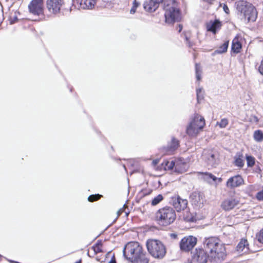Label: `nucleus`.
<instances>
[{"label":"nucleus","mask_w":263,"mask_h":263,"mask_svg":"<svg viewBox=\"0 0 263 263\" xmlns=\"http://www.w3.org/2000/svg\"><path fill=\"white\" fill-rule=\"evenodd\" d=\"M203 246L205 251L210 254L211 259L213 262H221L224 259L226 256L224 247L220 243L219 239L217 237L205 238Z\"/></svg>","instance_id":"1"},{"label":"nucleus","mask_w":263,"mask_h":263,"mask_svg":"<svg viewBox=\"0 0 263 263\" xmlns=\"http://www.w3.org/2000/svg\"><path fill=\"white\" fill-rule=\"evenodd\" d=\"M164 10L165 21L167 23H173L180 19V13L178 3L175 0H167L164 2Z\"/></svg>","instance_id":"2"},{"label":"nucleus","mask_w":263,"mask_h":263,"mask_svg":"<svg viewBox=\"0 0 263 263\" xmlns=\"http://www.w3.org/2000/svg\"><path fill=\"white\" fill-rule=\"evenodd\" d=\"M176 215L175 210L171 207H164L160 209L156 213V220L162 226H167L172 224L176 219Z\"/></svg>","instance_id":"3"},{"label":"nucleus","mask_w":263,"mask_h":263,"mask_svg":"<svg viewBox=\"0 0 263 263\" xmlns=\"http://www.w3.org/2000/svg\"><path fill=\"white\" fill-rule=\"evenodd\" d=\"M236 5L237 10L248 22L256 21L257 12L256 8L251 4L244 1H238Z\"/></svg>","instance_id":"4"},{"label":"nucleus","mask_w":263,"mask_h":263,"mask_svg":"<svg viewBox=\"0 0 263 263\" xmlns=\"http://www.w3.org/2000/svg\"><path fill=\"white\" fill-rule=\"evenodd\" d=\"M146 247L148 253L155 258L162 259L166 253L165 245L159 240L148 239Z\"/></svg>","instance_id":"5"},{"label":"nucleus","mask_w":263,"mask_h":263,"mask_svg":"<svg viewBox=\"0 0 263 263\" xmlns=\"http://www.w3.org/2000/svg\"><path fill=\"white\" fill-rule=\"evenodd\" d=\"M205 126V120L203 117L195 114L186 127V133L190 137H196Z\"/></svg>","instance_id":"6"},{"label":"nucleus","mask_w":263,"mask_h":263,"mask_svg":"<svg viewBox=\"0 0 263 263\" xmlns=\"http://www.w3.org/2000/svg\"><path fill=\"white\" fill-rule=\"evenodd\" d=\"M124 257L131 261L143 253L142 247L138 242H129L125 245L123 251Z\"/></svg>","instance_id":"7"},{"label":"nucleus","mask_w":263,"mask_h":263,"mask_svg":"<svg viewBox=\"0 0 263 263\" xmlns=\"http://www.w3.org/2000/svg\"><path fill=\"white\" fill-rule=\"evenodd\" d=\"M29 12L34 15L43 14L44 4L43 0H32L28 5Z\"/></svg>","instance_id":"8"},{"label":"nucleus","mask_w":263,"mask_h":263,"mask_svg":"<svg viewBox=\"0 0 263 263\" xmlns=\"http://www.w3.org/2000/svg\"><path fill=\"white\" fill-rule=\"evenodd\" d=\"M197 243V238L193 236L183 238L180 242V250L187 252L192 250Z\"/></svg>","instance_id":"9"},{"label":"nucleus","mask_w":263,"mask_h":263,"mask_svg":"<svg viewBox=\"0 0 263 263\" xmlns=\"http://www.w3.org/2000/svg\"><path fill=\"white\" fill-rule=\"evenodd\" d=\"M203 249H196L193 258L198 263H206L208 261L213 262L210 257V254Z\"/></svg>","instance_id":"10"},{"label":"nucleus","mask_w":263,"mask_h":263,"mask_svg":"<svg viewBox=\"0 0 263 263\" xmlns=\"http://www.w3.org/2000/svg\"><path fill=\"white\" fill-rule=\"evenodd\" d=\"M239 203V200L235 197L231 196L223 199L220 206L224 211H230L238 205Z\"/></svg>","instance_id":"11"},{"label":"nucleus","mask_w":263,"mask_h":263,"mask_svg":"<svg viewBox=\"0 0 263 263\" xmlns=\"http://www.w3.org/2000/svg\"><path fill=\"white\" fill-rule=\"evenodd\" d=\"M170 202L173 205L177 212L184 210L186 208L187 205V200L182 199L179 196H174L172 197Z\"/></svg>","instance_id":"12"},{"label":"nucleus","mask_w":263,"mask_h":263,"mask_svg":"<svg viewBox=\"0 0 263 263\" xmlns=\"http://www.w3.org/2000/svg\"><path fill=\"white\" fill-rule=\"evenodd\" d=\"M63 4V0H47V7L48 10L54 14L60 12L61 8Z\"/></svg>","instance_id":"13"},{"label":"nucleus","mask_w":263,"mask_h":263,"mask_svg":"<svg viewBox=\"0 0 263 263\" xmlns=\"http://www.w3.org/2000/svg\"><path fill=\"white\" fill-rule=\"evenodd\" d=\"M97 0H76L74 5L79 9H92L96 5Z\"/></svg>","instance_id":"14"},{"label":"nucleus","mask_w":263,"mask_h":263,"mask_svg":"<svg viewBox=\"0 0 263 263\" xmlns=\"http://www.w3.org/2000/svg\"><path fill=\"white\" fill-rule=\"evenodd\" d=\"M243 179L240 175L230 177L227 181L226 185L230 189H234L243 184Z\"/></svg>","instance_id":"15"},{"label":"nucleus","mask_w":263,"mask_h":263,"mask_svg":"<svg viewBox=\"0 0 263 263\" xmlns=\"http://www.w3.org/2000/svg\"><path fill=\"white\" fill-rule=\"evenodd\" d=\"M162 2L163 0H147L143 4L144 9L149 12H153Z\"/></svg>","instance_id":"16"},{"label":"nucleus","mask_w":263,"mask_h":263,"mask_svg":"<svg viewBox=\"0 0 263 263\" xmlns=\"http://www.w3.org/2000/svg\"><path fill=\"white\" fill-rule=\"evenodd\" d=\"M198 174L202 175V179L209 184H212L215 182L216 184L222 181L221 178H217L214 176L212 174L208 172H199Z\"/></svg>","instance_id":"17"},{"label":"nucleus","mask_w":263,"mask_h":263,"mask_svg":"<svg viewBox=\"0 0 263 263\" xmlns=\"http://www.w3.org/2000/svg\"><path fill=\"white\" fill-rule=\"evenodd\" d=\"M190 199L193 204L200 206L203 204V194L198 192H194L190 195Z\"/></svg>","instance_id":"18"},{"label":"nucleus","mask_w":263,"mask_h":263,"mask_svg":"<svg viewBox=\"0 0 263 263\" xmlns=\"http://www.w3.org/2000/svg\"><path fill=\"white\" fill-rule=\"evenodd\" d=\"M188 164L184 160L178 159L176 160L175 171L178 173L182 174L185 172L188 168Z\"/></svg>","instance_id":"19"},{"label":"nucleus","mask_w":263,"mask_h":263,"mask_svg":"<svg viewBox=\"0 0 263 263\" xmlns=\"http://www.w3.org/2000/svg\"><path fill=\"white\" fill-rule=\"evenodd\" d=\"M179 145V141L175 138H172V141L168 144L167 147L164 148L166 154L170 155L177 149Z\"/></svg>","instance_id":"20"},{"label":"nucleus","mask_w":263,"mask_h":263,"mask_svg":"<svg viewBox=\"0 0 263 263\" xmlns=\"http://www.w3.org/2000/svg\"><path fill=\"white\" fill-rule=\"evenodd\" d=\"M249 250V243L245 239H242L236 247V251L239 254L246 253Z\"/></svg>","instance_id":"21"},{"label":"nucleus","mask_w":263,"mask_h":263,"mask_svg":"<svg viewBox=\"0 0 263 263\" xmlns=\"http://www.w3.org/2000/svg\"><path fill=\"white\" fill-rule=\"evenodd\" d=\"M221 24L220 21L215 20L214 22H210L206 25L207 30L215 34L217 30L221 27Z\"/></svg>","instance_id":"22"},{"label":"nucleus","mask_w":263,"mask_h":263,"mask_svg":"<svg viewBox=\"0 0 263 263\" xmlns=\"http://www.w3.org/2000/svg\"><path fill=\"white\" fill-rule=\"evenodd\" d=\"M242 46L241 43L239 41V39L237 37H235L232 41V50L236 53L240 52Z\"/></svg>","instance_id":"23"},{"label":"nucleus","mask_w":263,"mask_h":263,"mask_svg":"<svg viewBox=\"0 0 263 263\" xmlns=\"http://www.w3.org/2000/svg\"><path fill=\"white\" fill-rule=\"evenodd\" d=\"M203 157L209 165H213L215 164V155L212 153L209 152L208 154L204 153V154L203 155Z\"/></svg>","instance_id":"24"},{"label":"nucleus","mask_w":263,"mask_h":263,"mask_svg":"<svg viewBox=\"0 0 263 263\" xmlns=\"http://www.w3.org/2000/svg\"><path fill=\"white\" fill-rule=\"evenodd\" d=\"M130 261L133 263H148V259L146 257L145 254L143 253L137 257L133 259V260H132Z\"/></svg>","instance_id":"25"},{"label":"nucleus","mask_w":263,"mask_h":263,"mask_svg":"<svg viewBox=\"0 0 263 263\" xmlns=\"http://www.w3.org/2000/svg\"><path fill=\"white\" fill-rule=\"evenodd\" d=\"M229 46V41H226L220 46L217 50H216L213 54H221L227 52Z\"/></svg>","instance_id":"26"},{"label":"nucleus","mask_w":263,"mask_h":263,"mask_svg":"<svg viewBox=\"0 0 263 263\" xmlns=\"http://www.w3.org/2000/svg\"><path fill=\"white\" fill-rule=\"evenodd\" d=\"M254 140L257 142H261L263 140V133L260 130H255L253 134Z\"/></svg>","instance_id":"27"},{"label":"nucleus","mask_w":263,"mask_h":263,"mask_svg":"<svg viewBox=\"0 0 263 263\" xmlns=\"http://www.w3.org/2000/svg\"><path fill=\"white\" fill-rule=\"evenodd\" d=\"M164 168L165 170H172L173 168H175L176 160L175 161H166L164 162Z\"/></svg>","instance_id":"28"},{"label":"nucleus","mask_w":263,"mask_h":263,"mask_svg":"<svg viewBox=\"0 0 263 263\" xmlns=\"http://www.w3.org/2000/svg\"><path fill=\"white\" fill-rule=\"evenodd\" d=\"M102 247H99V246H93L91 247V249L93 250V253L92 254V255H90V254H89V251L88 252V255L90 257H92L94 256V255H96L97 254L99 253H100V252H102L103 251H102Z\"/></svg>","instance_id":"29"},{"label":"nucleus","mask_w":263,"mask_h":263,"mask_svg":"<svg viewBox=\"0 0 263 263\" xmlns=\"http://www.w3.org/2000/svg\"><path fill=\"white\" fill-rule=\"evenodd\" d=\"M163 199V197L161 194H159L154 198L152 201V205H156Z\"/></svg>","instance_id":"30"},{"label":"nucleus","mask_w":263,"mask_h":263,"mask_svg":"<svg viewBox=\"0 0 263 263\" xmlns=\"http://www.w3.org/2000/svg\"><path fill=\"white\" fill-rule=\"evenodd\" d=\"M203 92L201 88H198L196 89L197 100L198 103H200V100L203 99Z\"/></svg>","instance_id":"31"},{"label":"nucleus","mask_w":263,"mask_h":263,"mask_svg":"<svg viewBox=\"0 0 263 263\" xmlns=\"http://www.w3.org/2000/svg\"><path fill=\"white\" fill-rule=\"evenodd\" d=\"M195 71L196 79L198 81H200L201 80V75L202 71L200 66L198 64H195Z\"/></svg>","instance_id":"32"},{"label":"nucleus","mask_w":263,"mask_h":263,"mask_svg":"<svg viewBox=\"0 0 263 263\" xmlns=\"http://www.w3.org/2000/svg\"><path fill=\"white\" fill-rule=\"evenodd\" d=\"M247 165L248 167H252L255 164V158L251 156L246 157Z\"/></svg>","instance_id":"33"},{"label":"nucleus","mask_w":263,"mask_h":263,"mask_svg":"<svg viewBox=\"0 0 263 263\" xmlns=\"http://www.w3.org/2000/svg\"><path fill=\"white\" fill-rule=\"evenodd\" d=\"M229 122L227 119H222L219 122H217V124L219 125L220 128H225L228 124Z\"/></svg>","instance_id":"34"},{"label":"nucleus","mask_w":263,"mask_h":263,"mask_svg":"<svg viewBox=\"0 0 263 263\" xmlns=\"http://www.w3.org/2000/svg\"><path fill=\"white\" fill-rule=\"evenodd\" d=\"M101 196L99 194L91 195L88 197V200L90 202H93L98 200Z\"/></svg>","instance_id":"35"},{"label":"nucleus","mask_w":263,"mask_h":263,"mask_svg":"<svg viewBox=\"0 0 263 263\" xmlns=\"http://www.w3.org/2000/svg\"><path fill=\"white\" fill-rule=\"evenodd\" d=\"M235 165L239 167H242L244 165L243 161L240 157H238L235 159Z\"/></svg>","instance_id":"36"},{"label":"nucleus","mask_w":263,"mask_h":263,"mask_svg":"<svg viewBox=\"0 0 263 263\" xmlns=\"http://www.w3.org/2000/svg\"><path fill=\"white\" fill-rule=\"evenodd\" d=\"M139 3H138L136 1V0H134L132 8H131V9L130 10V13L131 14H134L136 12V10L137 8L139 6Z\"/></svg>","instance_id":"37"},{"label":"nucleus","mask_w":263,"mask_h":263,"mask_svg":"<svg viewBox=\"0 0 263 263\" xmlns=\"http://www.w3.org/2000/svg\"><path fill=\"white\" fill-rule=\"evenodd\" d=\"M257 238L259 242L263 243V229L257 235Z\"/></svg>","instance_id":"38"},{"label":"nucleus","mask_w":263,"mask_h":263,"mask_svg":"<svg viewBox=\"0 0 263 263\" xmlns=\"http://www.w3.org/2000/svg\"><path fill=\"white\" fill-rule=\"evenodd\" d=\"M256 198L259 200L263 201V190L257 193Z\"/></svg>","instance_id":"39"},{"label":"nucleus","mask_w":263,"mask_h":263,"mask_svg":"<svg viewBox=\"0 0 263 263\" xmlns=\"http://www.w3.org/2000/svg\"><path fill=\"white\" fill-rule=\"evenodd\" d=\"M183 218L186 221H194V217L192 215H190L189 214L186 216H183Z\"/></svg>","instance_id":"40"},{"label":"nucleus","mask_w":263,"mask_h":263,"mask_svg":"<svg viewBox=\"0 0 263 263\" xmlns=\"http://www.w3.org/2000/svg\"><path fill=\"white\" fill-rule=\"evenodd\" d=\"M258 71L263 76V59L261 60L260 64L259 66Z\"/></svg>","instance_id":"41"},{"label":"nucleus","mask_w":263,"mask_h":263,"mask_svg":"<svg viewBox=\"0 0 263 263\" xmlns=\"http://www.w3.org/2000/svg\"><path fill=\"white\" fill-rule=\"evenodd\" d=\"M18 21V18L16 16H14L13 17H11L10 18V23L11 24H14L16 23Z\"/></svg>","instance_id":"42"},{"label":"nucleus","mask_w":263,"mask_h":263,"mask_svg":"<svg viewBox=\"0 0 263 263\" xmlns=\"http://www.w3.org/2000/svg\"><path fill=\"white\" fill-rule=\"evenodd\" d=\"M185 40H186V44H187V45L189 46V47H192L193 46V43L191 42L190 41H189V38L187 37V36L185 35Z\"/></svg>","instance_id":"43"},{"label":"nucleus","mask_w":263,"mask_h":263,"mask_svg":"<svg viewBox=\"0 0 263 263\" xmlns=\"http://www.w3.org/2000/svg\"><path fill=\"white\" fill-rule=\"evenodd\" d=\"M223 11L227 13V14H229L230 11H229V8L228 7V6L226 5H224L223 6Z\"/></svg>","instance_id":"44"},{"label":"nucleus","mask_w":263,"mask_h":263,"mask_svg":"<svg viewBox=\"0 0 263 263\" xmlns=\"http://www.w3.org/2000/svg\"><path fill=\"white\" fill-rule=\"evenodd\" d=\"M95 246L102 247V242L101 240H98Z\"/></svg>","instance_id":"45"},{"label":"nucleus","mask_w":263,"mask_h":263,"mask_svg":"<svg viewBox=\"0 0 263 263\" xmlns=\"http://www.w3.org/2000/svg\"><path fill=\"white\" fill-rule=\"evenodd\" d=\"M170 236L172 238L175 239L177 237V235L175 233H171Z\"/></svg>","instance_id":"46"},{"label":"nucleus","mask_w":263,"mask_h":263,"mask_svg":"<svg viewBox=\"0 0 263 263\" xmlns=\"http://www.w3.org/2000/svg\"><path fill=\"white\" fill-rule=\"evenodd\" d=\"M123 209H120L117 212V214H118V216H119L122 213V212H123Z\"/></svg>","instance_id":"47"},{"label":"nucleus","mask_w":263,"mask_h":263,"mask_svg":"<svg viewBox=\"0 0 263 263\" xmlns=\"http://www.w3.org/2000/svg\"><path fill=\"white\" fill-rule=\"evenodd\" d=\"M178 28H178V32H181V31L182 30V25H179Z\"/></svg>","instance_id":"48"},{"label":"nucleus","mask_w":263,"mask_h":263,"mask_svg":"<svg viewBox=\"0 0 263 263\" xmlns=\"http://www.w3.org/2000/svg\"><path fill=\"white\" fill-rule=\"evenodd\" d=\"M129 163L130 165H133V160H129Z\"/></svg>","instance_id":"49"},{"label":"nucleus","mask_w":263,"mask_h":263,"mask_svg":"<svg viewBox=\"0 0 263 263\" xmlns=\"http://www.w3.org/2000/svg\"><path fill=\"white\" fill-rule=\"evenodd\" d=\"M109 263H116L115 260L111 259Z\"/></svg>","instance_id":"50"},{"label":"nucleus","mask_w":263,"mask_h":263,"mask_svg":"<svg viewBox=\"0 0 263 263\" xmlns=\"http://www.w3.org/2000/svg\"><path fill=\"white\" fill-rule=\"evenodd\" d=\"M76 263H81V260H79V261H77Z\"/></svg>","instance_id":"51"},{"label":"nucleus","mask_w":263,"mask_h":263,"mask_svg":"<svg viewBox=\"0 0 263 263\" xmlns=\"http://www.w3.org/2000/svg\"><path fill=\"white\" fill-rule=\"evenodd\" d=\"M123 167H124L125 170L126 171V166L125 164L123 165Z\"/></svg>","instance_id":"52"},{"label":"nucleus","mask_w":263,"mask_h":263,"mask_svg":"<svg viewBox=\"0 0 263 263\" xmlns=\"http://www.w3.org/2000/svg\"><path fill=\"white\" fill-rule=\"evenodd\" d=\"M153 162H154V163H155V164H156V163H157L156 161H153Z\"/></svg>","instance_id":"53"}]
</instances>
